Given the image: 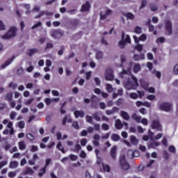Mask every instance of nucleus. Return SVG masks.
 I'll list each match as a JSON object with an SVG mask.
<instances>
[{
    "instance_id": "a878e982",
    "label": "nucleus",
    "mask_w": 178,
    "mask_h": 178,
    "mask_svg": "<svg viewBox=\"0 0 178 178\" xmlns=\"http://www.w3.org/2000/svg\"><path fill=\"white\" fill-rule=\"evenodd\" d=\"M102 168L104 172H106L107 173H109V172H111V167L109 166V165L103 163Z\"/></svg>"
},
{
    "instance_id": "a18cd8bd",
    "label": "nucleus",
    "mask_w": 178,
    "mask_h": 178,
    "mask_svg": "<svg viewBox=\"0 0 178 178\" xmlns=\"http://www.w3.org/2000/svg\"><path fill=\"white\" fill-rule=\"evenodd\" d=\"M42 26V23L41 22H38L37 24H34L31 29L32 30H34V29H37L38 27H40Z\"/></svg>"
},
{
    "instance_id": "aec40b11",
    "label": "nucleus",
    "mask_w": 178,
    "mask_h": 178,
    "mask_svg": "<svg viewBox=\"0 0 178 178\" xmlns=\"http://www.w3.org/2000/svg\"><path fill=\"white\" fill-rule=\"evenodd\" d=\"M111 138L112 141L116 143L117 141H119V140H120V136H119L118 134H113L111 136Z\"/></svg>"
},
{
    "instance_id": "f257e3e1",
    "label": "nucleus",
    "mask_w": 178,
    "mask_h": 178,
    "mask_svg": "<svg viewBox=\"0 0 178 178\" xmlns=\"http://www.w3.org/2000/svg\"><path fill=\"white\" fill-rule=\"evenodd\" d=\"M17 35V28L16 26L10 27L8 32L1 36L3 40H9L10 38H13V37H16Z\"/></svg>"
},
{
    "instance_id": "72a5a7b5",
    "label": "nucleus",
    "mask_w": 178,
    "mask_h": 178,
    "mask_svg": "<svg viewBox=\"0 0 178 178\" xmlns=\"http://www.w3.org/2000/svg\"><path fill=\"white\" fill-rule=\"evenodd\" d=\"M134 33H136V34H141V33H143V29L140 26H136L134 29Z\"/></svg>"
},
{
    "instance_id": "2f4dec72",
    "label": "nucleus",
    "mask_w": 178,
    "mask_h": 178,
    "mask_svg": "<svg viewBox=\"0 0 178 178\" xmlns=\"http://www.w3.org/2000/svg\"><path fill=\"white\" fill-rule=\"evenodd\" d=\"M148 3V1L147 0H142L141 5L139 7V10H141V9H144L147 6V4Z\"/></svg>"
},
{
    "instance_id": "4be33fe9",
    "label": "nucleus",
    "mask_w": 178,
    "mask_h": 178,
    "mask_svg": "<svg viewBox=\"0 0 178 178\" xmlns=\"http://www.w3.org/2000/svg\"><path fill=\"white\" fill-rule=\"evenodd\" d=\"M19 166V162L17 161H10L9 168L10 169H16Z\"/></svg>"
},
{
    "instance_id": "e2e57ef3",
    "label": "nucleus",
    "mask_w": 178,
    "mask_h": 178,
    "mask_svg": "<svg viewBox=\"0 0 178 178\" xmlns=\"http://www.w3.org/2000/svg\"><path fill=\"white\" fill-rule=\"evenodd\" d=\"M15 118H16V112L13 111L10 115V118L11 119V120H15Z\"/></svg>"
},
{
    "instance_id": "423d86ee",
    "label": "nucleus",
    "mask_w": 178,
    "mask_h": 178,
    "mask_svg": "<svg viewBox=\"0 0 178 178\" xmlns=\"http://www.w3.org/2000/svg\"><path fill=\"white\" fill-rule=\"evenodd\" d=\"M120 163L122 170H129L130 169V164L126 161V158L122 156L120 160Z\"/></svg>"
},
{
    "instance_id": "6e6d98bb",
    "label": "nucleus",
    "mask_w": 178,
    "mask_h": 178,
    "mask_svg": "<svg viewBox=\"0 0 178 178\" xmlns=\"http://www.w3.org/2000/svg\"><path fill=\"white\" fill-rule=\"evenodd\" d=\"M147 99H149V101H154V99H155V95H149L147 96Z\"/></svg>"
},
{
    "instance_id": "680f3d73",
    "label": "nucleus",
    "mask_w": 178,
    "mask_h": 178,
    "mask_svg": "<svg viewBox=\"0 0 178 178\" xmlns=\"http://www.w3.org/2000/svg\"><path fill=\"white\" fill-rule=\"evenodd\" d=\"M140 85L142 87H143V88L148 87V83H145L144 80H140Z\"/></svg>"
},
{
    "instance_id": "5701e85b",
    "label": "nucleus",
    "mask_w": 178,
    "mask_h": 178,
    "mask_svg": "<svg viewBox=\"0 0 178 178\" xmlns=\"http://www.w3.org/2000/svg\"><path fill=\"white\" fill-rule=\"evenodd\" d=\"M131 118H132L133 120H135L137 123H140V122H141V116L137 115L136 113H134L131 115Z\"/></svg>"
},
{
    "instance_id": "4468645a",
    "label": "nucleus",
    "mask_w": 178,
    "mask_h": 178,
    "mask_svg": "<svg viewBox=\"0 0 178 178\" xmlns=\"http://www.w3.org/2000/svg\"><path fill=\"white\" fill-rule=\"evenodd\" d=\"M26 175H30L31 176V175H34V170H33V169L28 167V168H26V170H24L22 173V176H25Z\"/></svg>"
},
{
    "instance_id": "f704fd0d",
    "label": "nucleus",
    "mask_w": 178,
    "mask_h": 178,
    "mask_svg": "<svg viewBox=\"0 0 178 178\" xmlns=\"http://www.w3.org/2000/svg\"><path fill=\"white\" fill-rule=\"evenodd\" d=\"M165 41V39L163 37H160L156 40V42L157 44H163Z\"/></svg>"
},
{
    "instance_id": "e433bc0d",
    "label": "nucleus",
    "mask_w": 178,
    "mask_h": 178,
    "mask_svg": "<svg viewBox=\"0 0 178 178\" xmlns=\"http://www.w3.org/2000/svg\"><path fill=\"white\" fill-rule=\"evenodd\" d=\"M26 138L29 141H34V140H35V138H34L33 135L31 134H26Z\"/></svg>"
},
{
    "instance_id": "6ab92c4d",
    "label": "nucleus",
    "mask_w": 178,
    "mask_h": 178,
    "mask_svg": "<svg viewBox=\"0 0 178 178\" xmlns=\"http://www.w3.org/2000/svg\"><path fill=\"white\" fill-rule=\"evenodd\" d=\"M121 116L124 120H129L130 119V115L126 111H121Z\"/></svg>"
},
{
    "instance_id": "9b49d317",
    "label": "nucleus",
    "mask_w": 178,
    "mask_h": 178,
    "mask_svg": "<svg viewBox=\"0 0 178 178\" xmlns=\"http://www.w3.org/2000/svg\"><path fill=\"white\" fill-rule=\"evenodd\" d=\"M117 151H118V148L115 145L110 150V156H111V159H113V161H116Z\"/></svg>"
},
{
    "instance_id": "bb28decb",
    "label": "nucleus",
    "mask_w": 178,
    "mask_h": 178,
    "mask_svg": "<svg viewBox=\"0 0 178 178\" xmlns=\"http://www.w3.org/2000/svg\"><path fill=\"white\" fill-rule=\"evenodd\" d=\"M123 16H125V17L129 19V20L134 19V15L131 13H127V14L123 13Z\"/></svg>"
},
{
    "instance_id": "ea45409f",
    "label": "nucleus",
    "mask_w": 178,
    "mask_h": 178,
    "mask_svg": "<svg viewBox=\"0 0 178 178\" xmlns=\"http://www.w3.org/2000/svg\"><path fill=\"white\" fill-rule=\"evenodd\" d=\"M81 149V146L80 145V144L79 143L76 144L74 146V151L76 152H79V151H80Z\"/></svg>"
},
{
    "instance_id": "0eeeda50",
    "label": "nucleus",
    "mask_w": 178,
    "mask_h": 178,
    "mask_svg": "<svg viewBox=\"0 0 178 178\" xmlns=\"http://www.w3.org/2000/svg\"><path fill=\"white\" fill-rule=\"evenodd\" d=\"M151 127L153 129H156V130H159V131L162 130V125H161V122L158 120H154L152 122Z\"/></svg>"
},
{
    "instance_id": "f8f14e48",
    "label": "nucleus",
    "mask_w": 178,
    "mask_h": 178,
    "mask_svg": "<svg viewBox=\"0 0 178 178\" xmlns=\"http://www.w3.org/2000/svg\"><path fill=\"white\" fill-rule=\"evenodd\" d=\"M118 45H120L121 49H123V48L126 47V42L124 41V31L122 32V39L118 42Z\"/></svg>"
},
{
    "instance_id": "a211bd4d",
    "label": "nucleus",
    "mask_w": 178,
    "mask_h": 178,
    "mask_svg": "<svg viewBox=\"0 0 178 178\" xmlns=\"http://www.w3.org/2000/svg\"><path fill=\"white\" fill-rule=\"evenodd\" d=\"M115 129L118 130H121V129H123V124H122V121L120 120H117L115 121Z\"/></svg>"
},
{
    "instance_id": "4d7b16f0",
    "label": "nucleus",
    "mask_w": 178,
    "mask_h": 178,
    "mask_svg": "<svg viewBox=\"0 0 178 178\" xmlns=\"http://www.w3.org/2000/svg\"><path fill=\"white\" fill-rule=\"evenodd\" d=\"M168 151L175 154V152H176V147H175V146H170L168 147Z\"/></svg>"
},
{
    "instance_id": "de8ad7c7",
    "label": "nucleus",
    "mask_w": 178,
    "mask_h": 178,
    "mask_svg": "<svg viewBox=\"0 0 178 178\" xmlns=\"http://www.w3.org/2000/svg\"><path fill=\"white\" fill-rule=\"evenodd\" d=\"M93 119L96 120L97 122H101V118L98 116V114L95 113L92 115Z\"/></svg>"
},
{
    "instance_id": "bf43d9fd",
    "label": "nucleus",
    "mask_w": 178,
    "mask_h": 178,
    "mask_svg": "<svg viewBox=\"0 0 178 178\" xmlns=\"http://www.w3.org/2000/svg\"><path fill=\"white\" fill-rule=\"evenodd\" d=\"M77 156L74 154H70V161H77Z\"/></svg>"
},
{
    "instance_id": "c03bdc74",
    "label": "nucleus",
    "mask_w": 178,
    "mask_h": 178,
    "mask_svg": "<svg viewBox=\"0 0 178 178\" xmlns=\"http://www.w3.org/2000/svg\"><path fill=\"white\" fill-rule=\"evenodd\" d=\"M17 74H19V76H22L24 74V70L23 69V67H21L17 70Z\"/></svg>"
},
{
    "instance_id": "37998d69",
    "label": "nucleus",
    "mask_w": 178,
    "mask_h": 178,
    "mask_svg": "<svg viewBox=\"0 0 178 178\" xmlns=\"http://www.w3.org/2000/svg\"><path fill=\"white\" fill-rule=\"evenodd\" d=\"M64 51H65V47L62 46L60 47V49L58 51V55H59V56H62V55H63Z\"/></svg>"
},
{
    "instance_id": "1a4fd4ad",
    "label": "nucleus",
    "mask_w": 178,
    "mask_h": 178,
    "mask_svg": "<svg viewBox=\"0 0 178 178\" xmlns=\"http://www.w3.org/2000/svg\"><path fill=\"white\" fill-rule=\"evenodd\" d=\"M70 26H72L74 29H77L80 24V20L79 19H71L69 20Z\"/></svg>"
},
{
    "instance_id": "2eb2a0df",
    "label": "nucleus",
    "mask_w": 178,
    "mask_h": 178,
    "mask_svg": "<svg viewBox=\"0 0 178 178\" xmlns=\"http://www.w3.org/2000/svg\"><path fill=\"white\" fill-rule=\"evenodd\" d=\"M74 115L75 118L78 119V118H84L85 113H84V111H83L76 110L74 112Z\"/></svg>"
},
{
    "instance_id": "69168bd1",
    "label": "nucleus",
    "mask_w": 178,
    "mask_h": 178,
    "mask_svg": "<svg viewBox=\"0 0 178 178\" xmlns=\"http://www.w3.org/2000/svg\"><path fill=\"white\" fill-rule=\"evenodd\" d=\"M52 24H53L54 27H59V26H60V22H59V21L53 22Z\"/></svg>"
},
{
    "instance_id": "49530a36",
    "label": "nucleus",
    "mask_w": 178,
    "mask_h": 178,
    "mask_svg": "<svg viewBox=\"0 0 178 178\" xmlns=\"http://www.w3.org/2000/svg\"><path fill=\"white\" fill-rule=\"evenodd\" d=\"M163 158H164L165 161H168V159H169V153H168L166 151H164L163 153Z\"/></svg>"
},
{
    "instance_id": "0e129e2a",
    "label": "nucleus",
    "mask_w": 178,
    "mask_h": 178,
    "mask_svg": "<svg viewBox=\"0 0 178 178\" xmlns=\"http://www.w3.org/2000/svg\"><path fill=\"white\" fill-rule=\"evenodd\" d=\"M150 145L152 148H155V147H159V143L154 141L150 144Z\"/></svg>"
},
{
    "instance_id": "f03ea898",
    "label": "nucleus",
    "mask_w": 178,
    "mask_h": 178,
    "mask_svg": "<svg viewBox=\"0 0 178 178\" xmlns=\"http://www.w3.org/2000/svg\"><path fill=\"white\" fill-rule=\"evenodd\" d=\"M165 29L167 35H172V33H173V24H172V21L170 20L165 21Z\"/></svg>"
},
{
    "instance_id": "79ce46f5",
    "label": "nucleus",
    "mask_w": 178,
    "mask_h": 178,
    "mask_svg": "<svg viewBox=\"0 0 178 178\" xmlns=\"http://www.w3.org/2000/svg\"><path fill=\"white\" fill-rule=\"evenodd\" d=\"M52 48H54V44H52L51 42H47L44 49H45V51H47V49H51Z\"/></svg>"
},
{
    "instance_id": "c9c22d12",
    "label": "nucleus",
    "mask_w": 178,
    "mask_h": 178,
    "mask_svg": "<svg viewBox=\"0 0 178 178\" xmlns=\"http://www.w3.org/2000/svg\"><path fill=\"white\" fill-rule=\"evenodd\" d=\"M72 127L76 130H79L80 129V126L79 125V122L77 121H74L72 124Z\"/></svg>"
},
{
    "instance_id": "412c9836",
    "label": "nucleus",
    "mask_w": 178,
    "mask_h": 178,
    "mask_svg": "<svg viewBox=\"0 0 178 178\" xmlns=\"http://www.w3.org/2000/svg\"><path fill=\"white\" fill-rule=\"evenodd\" d=\"M130 141L133 145H137L138 144V139L135 136H131Z\"/></svg>"
},
{
    "instance_id": "7ed1b4c3",
    "label": "nucleus",
    "mask_w": 178,
    "mask_h": 178,
    "mask_svg": "<svg viewBox=\"0 0 178 178\" xmlns=\"http://www.w3.org/2000/svg\"><path fill=\"white\" fill-rule=\"evenodd\" d=\"M159 111H164V112H170L172 111V105L169 102H162L159 106Z\"/></svg>"
},
{
    "instance_id": "603ef678",
    "label": "nucleus",
    "mask_w": 178,
    "mask_h": 178,
    "mask_svg": "<svg viewBox=\"0 0 178 178\" xmlns=\"http://www.w3.org/2000/svg\"><path fill=\"white\" fill-rule=\"evenodd\" d=\"M24 126H25L24 121H20V122L18 123V127H19V129H24Z\"/></svg>"
},
{
    "instance_id": "c85d7f7f",
    "label": "nucleus",
    "mask_w": 178,
    "mask_h": 178,
    "mask_svg": "<svg viewBox=\"0 0 178 178\" xmlns=\"http://www.w3.org/2000/svg\"><path fill=\"white\" fill-rule=\"evenodd\" d=\"M57 148L59 151H61L63 154H66V151H65V147H62V143L59 142L57 145Z\"/></svg>"
},
{
    "instance_id": "20e7f679",
    "label": "nucleus",
    "mask_w": 178,
    "mask_h": 178,
    "mask_svg": "<svg viewBox=\"0 0 178 178\" xmlns=\"http://www.w3.org/2000/svg\"><path fill=\"white\" fill-rule=\"evenodd\" d=\"M115 79L113 76V70L111 68L106 70L105 79L107 81H112Z\"/></svg>"
},
{
    "instance_id": "13d9d810",
    "label": "nucleus",
    "mask_w": 178,
    "mask_h": 178,
    "mask_svg": "<svg viewBox=\"0 0 178 178\" xmlns=\"http://www.w3.org/2000/svg\"><path fill=\"white\" fill-rule=\"evenodd\" d=\"M86 145H87L86 138H83L82 140H81V145H82V147H86Z\"/></svg>"
},
{
    "instance_id": "dca6fc26",
    "label": "nucleus",
    "mask_w": 178,
    "mask_h": 178,
    "mask_svg": "<svg viewBox=\"0 0 178 178\" xmlns=\"http://www.w3.org/2000/svg\"><path fill=\"white\" fill-rule=\"evenodd\" d=\"M5 101H8V102H12V100L13 99V93L12 92L7 93L4 96Z\"/></svg>"
},
{
    "instance_id": "39448f33",
    "label": "nucleus",
    "mask_w": 178,
    "mask_h": 178,
    "mask_svg": "<svg viewBox=\"0 0 178 178\" xmlns=\"http://www.w3.org/2000/svg\"><path fill=\"white\" fill-rule=\"evenodd\" d=\"M63 35V33L60 29H56L51 31V36L54 38L55 40H58Z\"/></svg>"
},
{
    "instance_id": "393cba45",
    "label": "nucleus",
    "mask_w": 178,
    "mask_h": 178,
    "mask_svg": "<svg viewBox=\"0 0 178 178\" xmlns=\"http://www.w3.org/2000/svg\"><path fill=\"white\" fill-rule=\"evenodd\" d=\"M19 148L21 149V151H23V149H26V142L21 141L18 143Z\"/></svg>"
},
{
    "instance_id": "473e14b6",
    "label": "nucleus",
    "mask_w": 178,
    "mask_h": 178,
    "mask_svg": "<svg viewBox=\"0 0 178 178\" xmlns=\"http://www.w3.org/2000/svg\"><path fill=\"white\" fill-rule=\"evenodd\" d=\"M149 8L152 12H156V10H158V6H156V5H155L154 3H151Z\"/></svg>"
},
{
    "instance_id": "ddd939ff",
    "label": "nucleus",
    "mask_w": 178,
    "mask_h": 178,
    "mask_svg": "<svg viewBox=\"0 0 178 178\" xmlns=\"http://www.w3.org/2000/svg\"><path fill=\"white\" fill-rule=\"evenodd\" d=\"M15 59V56H13L12 58H8L3 64L1 65V69H5L6 66H9L12 62H13V60Z\"/></svg>"
},
{
    "instance_id": "cd10ccee",
    "label": "nucleus",
    "mask_w": 178,
    "mask_h": 178,
    "mask_svg": "<svg viewBox=\"0 0 178 178\" xmlns=\"http://www.w3.org/2000/svg\"><path fill=\"white\" fill-rule=\"evenodd\" d=\"M134 73H138V72H140V70H141V66L140 65V64H136L134 66Z\"/></svg>"
},
{
    "instance_id": "7c9ffc66",
    "label": "nucleus",
    "mask_w": 178,
    "mask_h": 178,
    "mask_svg": "<svg viewBox=\"0 0 178 178\" xmlns=\"http://www.w3.org/2000/svg\"><path fill=\"white\" fill-rule=\"evenodd\" d=\"M104 58V53L101 51L96 52V59H102Z\"/></svg>"
},
{
    "instance_id": "6e6552de",
    "label": "nucleus",
    "mask_w": 178,
    "mask_h": 178,
    "mask_svg": "<svg viewBox=\"0 0 178 178\" xmlns=\"http://www.w3.org/2000/svg\"><path fill=\"white\" fill-rule=\"evenodd\" d=\"M112 14V10L108 9L106 10L105 13L104 12L101 11L99 13V16H100V20H105L109 15Z\"/></svg>"
},
{
    "instance_id": "09e8293b",
    "label": "nucleus",
    "mask_w": 178,
    "mask_h": 178,
    "mask_svg": "<svg viewBox=\"0 0 178 178\" xmlns=\"http://www.w3.org/2000/svg\"><path fill=\"white\" fill-rule=\"evenodd\" d=\"M122 104H123V99L120 98L118 99L116 102H115V104L118 106H120V105H122Z\"/></svg>"
},
{
    "instance_id": "c756f323",
    "label": "nucleus",
    "mask_w": 178,
    "mask_h": 178,
    "mask_svg": "<svg viewBox=\"0 0 178 178\" xmlns=\"http://www.w3.org/2000/svg\"><path fill=\"white\" fill-rule=\"evenodd\" d=\"M46 172H47V168L44 167L42 168L38 173L39 177H42V176H44V175H45Z\"/></svg>"
},
{
    "instance_id": "5fc2aeb1",
    "label": "nucleus",
    "mask_w": 178,
    "mask_h": 178,
    "mask_svg": "<svg viewBox=\"0 0 178 178\" xmlns=\"http://www.w3.org/2000/svg\"><path fill=\"white\" fill-rule=\"evenodd\" d=\"M102 129H103V130H109V125L108 124H105V123H104V124H102Z\"/></svg>"
},
{
    "instance_id": "3c124183",
    "label": "nucleus",
    "mask_w": 178,
    "mask_h": 178,
    "mask_svg": "<svg viewBox=\"0 0 178 178\" xmlns=\"http://www.w3.org/2000/svg\"><path fill=\"white\" fill-rule=\"evenodd\" d=\"M86 122L88 123L92 124V117L90 115H86Z\"/></svg>"
},
{
    "instance_id": "58836bf2",
    "label": "nucleus",
    "mask_w": 178,
    "mask_h": 178,
    "mask_svg": "<svg viewBox=\"0 0 178 178\" xmlns=\"http://www.w3.org/2000/svg\"><path fill=\"white\" fill-rule=\"evenodd\" d=\"M106 90L108 92H112L113 91V88L112 87V85L107 83L106 84Z\"/></svg>"
},
{
    "instance_id": "8fccbe9b",
    "label": "nucleus",
    "mask_w": 178,
    "mask_h": 178,
    "mask_svg": "<svg viewBox=\"0 0 178 178\" xmlns=\"http://www.w3.org/2000/svg\"><path fill=\"white\" fill-rule=\"evenodd\" d=\"M79 156L80 158H82V159L87 158V154L86 153V152L82 150L79 154Z\"/></svg>"
},
{
    "instance_id": "338daca9",
    "label": "nucleus",
    "mask_w": 178,
    "mask_h": 178,
    "mask_svg": "<svg viewBox=\"0 0 178 178\" xmlns=\"http://www.w3.org/2000/svg\"><path fill=\"white\" fill-rule=\"evenodd\" d=\"M16 176V172H8V177L13 178Z\"/></svg>"
},
{
    "instance_id": "052dcab7",
    "label": "nucleus",
    "mask_w": 178,
    "mask_h": 178,
    "mask_svg": "<svg viewBox=\"0 0 178 178\" xmlns=\"http://www.w3.org/2000/svg\"><path fill=\"white\" fill-rule=\"evenodd\" d=\"M139 113L142 115H146L147 113V109L145 108H142L139 109Z\"/></svg>"
},
{
    "instance_id": "9d476101",
    "label": "nucleus",
    "mask_w": 178,
    "mask_h": 178,
    "mask_svg": "<svg viewBox=\"0 0 178 178\" xmlns=\"http://www.w3.org/2000/svg\"><path fill=\"white\" fill-rule=\"evenodd\" d=\"M91 9V4H90L89 1H86L85 4H83L80 12H88Z\"/></svg>"
},
{
    "instance_id": "f3484780",
    "label": "nucleus",
    "mask_w": 178,
    "mask_h": 178,
    "mask_svg": "<svg viewBox=\"0 0 178 178\" xmlns=\"http://www.w3.org/2000/svg\"><path fill=\"white\" fill-rule=\"evenodd\" d=\"M38 53V49H30L27 51L26 54L28 56H32L34 54Z\"/></svg>"
},
{
    "instance_id": "4c0bfd02",
    "label": "nucleus",
    "mask_w": 178,
    "mask_h": 178,
    "mask_svg": "<svg viewBox=\"0 0 178 178\" xmlns=\"http://www.w3.org/2000/svg\"><path fill=\"white\" fill-rule=\"evenodd\" d=\"M129 97L131 99H137V98H138V95L136 92H131L130 93Z\"/></svg>"
},
{
    "instance_id": "b1692460",
    "label": "nucleus",
    "mask_w": 178,
    "mask_h": 178,
    "mask_svg": "<svg viewBox=\"0 0 178 178\" xmlns=\"http://www.w3.org/2000/svg\"><path fill=\"white\" fill-rule=\"evenodd\" d=\"M128 154H131L132 158L140 156V153L138 151L128 150Z\"/></svg>"
},
{
    "instance_id": "a19ab883",
    "label": "nucleus",
    "mask_w": 178,
    "mask_h": 178,
    "mask_svg": "<svg viewBox=\"0 0 178 178\" xmlns=\"http://www.w3.org/2000/svg\"><path fill=\"white\" fill-rule=\"evenodd\" d=\"M143 44H138L136 47H135V49H136V51H138V52H141V51H143Z\"/></svg>"
},
{
    "instance_id": "774afa93",
    "label": "nucleus",
    "mask_w": 178,
    "mask_h": 178,
    "mask_svg": "<svg viewBox=\"0 0 178 178\" xmlns=\"http://www.w3.org/2000/svg\"><path fill=\"white\" fill-rule=\"evenodd\" d=\"M173 70L175 74H178V63L175 65Z\"/></svg>"
},
{
    "instance_id": "864d4df0",
    "label": "nucleus",
    "mask_w": 178,
    "mask_h": 178,
    "mask_svg": "<svg viewBox=\"0 0 178 178\" xmlns=\"http://www.w3.org/2000/svg\"><path fill=\"white\" fill-rule=\"evenodd\" d=\"M145 40H147V35L144 33L139 37V41H145Z\"/></svg>"
}]
</instances>
